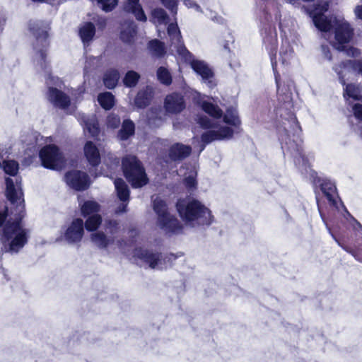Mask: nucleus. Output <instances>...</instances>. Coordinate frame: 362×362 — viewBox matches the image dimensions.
Listing matches in <instances>:
<instances>
[{"instance_id":"obj_1","label":"nucleus","mask_w":362,"mask_h":362,"mask_svg":"<svg viewBox=\"0 0 362 362\" xmlns=\"http://www.w3.org/2000/svg\"><path fill=\"white\" fill-rule=\"evenodd\" d=\"M6 195L8 202L0 201V241L2 250L6 252L17 253L28 240V231L22 219L24 204L21 180L6 179Z\"/></svg>"},{"instance_id":"obj_2","label":"nucleus","mask_w":362,"mask_h":362,"mask_svg":"<svg viewBox=\"0 0 362 362\" xmlns=\"http://www.w3.org/2000/svg\"><path fill=\"white\" fill-rule=\"evenodd\" d=\"M197 103L204 112L214 118V119H211L206 116H199L197 119L200 127L206 129V132L202 134L203 144L200 146L199 151L204 148L205 144L211 141L231 138L233 134V129L228 127L221 126L214 120L220 119L222 116V110L218 106L206 101L198 100Z\"/></svg>"},{"instance_id":"obj_3","label":"nucleus","mask_w":362,"mask_h":362,"mask_svg":"<svg viewBox=\"0 0 362 362\" xmlns=\"http://www.w3.org/2000/svg\"><path fill=\"white\" fill-rule=\"evenodd\" d=\"M332 4L328 1H322L310 12V15L315 27L324 33L332 47L337 52L339 49V23L337 16L325 15L331 10Z\"/></svg>"},{"instance_id":"obj_4","label":"nucleus","mask_w":362,"mask_h":362,"mask_svg":"<svg viewBox=\"0 0 362 362\" xmlns=\"http://www.w3.org/2000/svg\"><path fill=\"white\" fill-rule=\"evenodd\" d=\"M168 34L170 37L172 44L177 48V60L189 63L192 69L199 75L202 80L207 83L210 87L213 86L214 74L210 67L202 60L194 59L192 54L181 42L180 33L176 23H170L168 26Z\"/></svg>"},{"instance_id":"obj_5","label":"nucleus","mask_w":362,"mask_h":362,"mask_svg":"<svg viewBox=\"0 0 362 362\" xmlns=\"http://www.w3.org/2000/svg\"><path fill=\"white\" fill-rule=\"evenodd\" d=\"M176 206L182 221L192 227L209 226L214 221L211 211L199 200L180 199Z\"/></svg>"},{"instance_id":"obj_6","label":"nucleus","mask_w":362,"mask_h":362,"mask_svg":"<svg viewBox=\"0 0 362 362\" xmlns=\"http://www.w3.org/2000/svg\"><path fill=\"white\" fill-rule=\"evenodd\" d=\"M153 209L158 215L157 225L166 233H178L181 225L178 220L168 211L165 202L156 197L153 199Z\"/></svg>"},{"instance_id":"obj_7","label":"nucleus","mask_w":362,"mask_h":362,"mask_svg":"<svg viewBox=\"0 0 362 362\" xmlns=\"http://www.w3.org/2000/svg\"><path fill=\"white\" fill-rule=\"evenodd\" d=\"M122 168L126 178L134 187H141L148 182L145 171L135 156L124 158Z\"/></svg>"},{"instance_id":"obj_8","label":"nucleus","mask_w":362,"mask_h":362,"mask_svg":"<svg viewBox=\"0 0 362 362\" xmlns=\"http://www.w3.org/2000/svg\"><path fill=\"white\" fill-rule=\"evenodd\" d=\"M29 30L36 37V42L34 45L35 50V61L41 66L45 63L46 49L49 43L47 41V30L41 22H30Z\"/></svg>"},{"instance_id":"obj_9","label":"nucleus","mask_w":362,"mask_h":362,"mask_svg":"<svg viewBox=\"0 0 362 362\" xmlns=\"http://www.w3.org/2000/svg\"><path fill=\"white\" fill-rule=\"evenodd\" d=\"M40 158L44 167L58 170L63 167L64 158L59 148L55 145H47L39 153Z\"/></svg>"},{"instance_id":"obj_10","label":"nucleus","mask_w":362,"mask_h":362,"mask_svg":"<svg viewBox=\"0 0 362 362\" xmlns=\"http://www.w3.org/2000/svg\"><path fill=\"white\" fill-rule=\"evenodd\" d=\"M341 209L343 210V216L346 221L343 223L344 226L350 233V237L348 238V240H345L341 242V245H349L350 243L356 242V238L359 235H362V225L349 212L346 206L341 200Z\"/></svg>"},{"instance_id":"obj_11","label":"nucleus","mask_w":362,"mask_h":362,"mask_svg":"<svg viewBox=\"0 0 362 362\" xmlns=\"http://www.w3.org/2000/svg\"><path fill=\"white\" fill-rule=\"evenodd\" d=\"M354 35V29L351 25L341 20V52H344L347 56L356 57L361 54L359 49L345 45L350 42Z\"/></svg>"},{"instance_id":"obj_12","label":"nucleus","mask_w":362,"mask_h":362,"mask_svg":"<svg viewBox=\"0 0 362 362\" xmlns=\"http://www.w3.org/2000/svg\"><path fill=\"white\" fill-rule=\"evenodd\" d=\"M83 235V221L81 218H75L66 228L59 240H64L69 244L79 243Z\"/></svg>"},{"instance_id":"obj_13","label":"nucleus","mask_w":362,"mask_h":362,"mask_svg":"<svg viewBox=\"0 0 362 362\" xmlns=\"http://www.w3.org/2000/svg\"><path fill=\"white\" fill-rule=\"evenodd\" d=\"M66 184L76 190H84L90 185L88 175L81 171L72 170L65 175Z\"/></svg>"},{"instance_id":"obj_14","label":"nucleus","mask_w":362,"mask_h":362,"mask_svg":"<svg viewBox=\"0 0 362 362\" xmlns=\"http://www.w3.org/2000/svg\"><path fill=\"white\" fill-rule=\"evenodd\" d=\"M134 256L141 262L148 264L152 269H163L166 267L158 255L149 252L146 250L137 249L135 250Z\"/></svg>"},{"instance_id":"obj_15","label":"nucleus","mask_w":362,"mask_h":362,"mask_svg":"<svg viewBox=\"0 0 362 362\" xmlns=\"http://www.w3.org/2000/svg\"><path fill=\"white\" fill-rule=\"evenodd\" d=\"M164 106L167 112L178 113L185 108V103L181 95L174 93L166 97Z\"/></svg>"},{"instance_id":"obj_16","label":"nucleus","mask_w":362,"mask_h":362,"mask_svg":"<svg viewBox=\"0 0 362 362\" xmlns=\"http://www.w3.org/2000/svg\"><path fill=\"white\" fill-rule=\"evenodd\" d=\"M84 156L89 165H98L100 162V155L98 148L92 141H87L83 148Z\"/></svg>"},{"instance_id":"obj_17","label":"nucleus","mask_w":362,"mask_h":362,"mask_svg":"<svg viewBox=\"0 0 362 362\" xmlns=\"http://www.w3.org/2000/svg\"><path fill=\"white\" fill-rule=\"evenodd\" d=\"M48 100L55 106L65 109L70 101L68 97L62 91L54 88H49L47 93Z\"/></svg>"},{"instance_id":"obj_18","label":"nucleus","mask_w":362,"mask_h":362,"mask_svg":"<svg viewBox=\"0 0 362 362\" xmlns=\"http://www.w3.org/2000/svg\"><path fill=\"white\" fill-rule=\"evenodd\" d=\"M320 187L330 204L337 206V199L339 196L335 184L329 180H325L321 183Z\"/></svg>"},{"instance_id":"obj_19","label":"nucleus","mask_w":362,"mask_h":362,"mask_svg":"<svg viewBox=\"0 0 362 362\" xmlns=\"http://www.w3.org/2000/svg\"><path fill=\"white\" fill-rule=\"evenodd\" d=\"M191 153V148L181 144L173 145L169 152V159L172 161L181 160L188 156Z\"/></svg>"},{"instance_id":"obj_20","label":"nucleus","mask_w":362,"mask_h":362,"mask_svg":"<svg viewBox=\"0 0 362 362\" xmlns=\"http://www.w3.org/2000/svg\"><path fill=\"white\" fill-rule=\"evenodd\" d=\"M341 247L350 253L357 261L362 262V235L356 238V242L341 245Z\"/></svg>"},{"instance_id":"obj_21","label":"nucleus","mask_w":362,"mask_h":362,"mask_svg":"<svg viewBox=\"0 0 362 362\" xmlns=\"http://www.w3.org/2000/svg\"><path fill=\"white\" fill-rule=\"evenodd\" d=\"M79 206L81 214L84 216H90L93 214H98L100 211V205L93 200H88L82 202L79 199Z\"/></svg>"},{"instance_id":"obj_22","label":"nucleus","mask_w":362,"mask_h":362,"mask_svg":"<svg viewBox=\"0 0 362 362\" xmlns=\"http://www.w3.org/2000/svg\"><path fill=\"white\" fill-rule=\"evenodd\" d=\"M81 122L83 125L84 132H87L92 136H95L99 132L98 124L96 118L93 116L91 117H86L83 116L81 119Z\"/></svg>"},{"instance_id":"obj_23","label":"nucleus","mask_w":362,"mask_h":362,"mask_svg":"<svg viewBox=\"0 0 362 362\" xmlns=\"http://www.w3.org/2000/svg\"><path fill=\"white\" fill-rule=\"evenodd\" d=\"M153 95V89L147 87L146 90L140 91L135 99V105L142 108L148 105Z\"/></svg>"},{"instance_id":"obj_24","label":"nucleus","mask_w":362,"mask_h":362,"mask_svg":"<svg viewBox=\"0 0 362 362\" xmlns=\"http://www.w3.org/2000/svg\"><path fill=\"white\" fill-rule=\"evenodd\" d=\"M79 35L83 43H88L95 35V26L91 23H85L79 28Z\"/></svg>"},{"instance_id":"obj_25","label":"nucleus","mask_w":362,"mask_h":362,"mask_svg":"<svg viewBox=\"0 0 362 362\" xmlns=\"http://www.w3.org/2000/svg\"><path fill=\"white\" fill-rule=\"evenodd\" d=\"M127 8L128 11L132 12L137 20L145 21L146 20V15L143 9L141 8L140 4H139V0H127Z\"/></svg>"},{"instance_id":"obj_26","label":"nucleus","mask_w":362,"mask_h":362,"mask_svg":"<svg viewBox=\"0 0 362 362\" xmlns=\"http://www.w3.org/2000/svg\"><path fill=\"white\" fill-rule=\"evenodd\" d=\"M343 95L346 99L351 98L354 100H362V95L359 88L353 83L346 85Z\"/></svg>"},{"instance_id":"obj_27","label":"nucleus","mask_w":362,"mask_h":362,"mask_svg":"<svg viewBox=\"0 0 362 362\" xmlns=\"http://www.w3.org/2000/svg\"><path fill=\"white\" fill-rule=\"evenodd\" d=\"M91 242L98 247L106 248L112 243V240L107 238L102 232H95L90 235Z\"/></svg>"},{"instance_id":"obj_28","label":"nucleus","mask_w":362,"mask_h":362,"mask_svg":"<svg viewBox=\"0 0 362 362\" xmlns=\"http://www.w3.org/2000/svg\"><path fill=\"white\" fill-rule=\"evenodd\" d=\"M114 183L119 199L122 202L127 201L129 198V191L124 180L116 179Z\"/></svg>"},{"instance_id":"obj_29","label":"nucleus","mask_w":362,"mask_h":362,"mask_svg":"<svg viewBox=\"0 0 362 362\" xmlns=\"http://www.w3.org/2000/svg\"><path fill=\"white\" fill-rule=\"evenodd\" d=\"M134 133V124L126 119L123 122L122 129L118 133V138L120 140H126Z\"/></svg>"},{"instance_id":"obj_30","label":"nucleus","mask_w":362,"mask_h":362,"mask_svg":"<svg viewBox=\"0 0 362 362\" xmlns=\"http://www.w3.org/2000/svg\"><path fill=\"white\" fill-rule=\"evenodd\" d=\"M152 21L156 25L157 28L160 25H166L168 23V18L162 8H156L152 11Z\"/></svg>"},{"instance_id":"obj_31","label":"nucleus","mask_w":362,"mask_h":362,"mask_svg":"<svg viewBox=\"0 0 362 362\" xmlns=\"http://www.w3.org/2000/svg\"><path fill=\"white\" fill-rule=\"evenodd\" d=\"M98 101L105 110L111 109L115 105V98L109 92L100 93L98 97Z\"/></svg>"},{"instance_id":"obj_32","label":"nucleus","mask_w":362,"mask_h":362,"mask_svg":"<svg viewBox=\"0 0 362 362\" xmlns=\"http://www.w3.org/2000/svg\"><path fill=\"white\" fill-rule=\"evenodd\" d=\"M295 54L293 49L288 46L283 47L279 54V61L284 66H287L291 64L294 59Z\"/></svg>"},{"instance_id":"obj_33","label":"nucleus","mask_w":362,"mask_h":362,"mask_svg":"<svg viewBox=\"0 0 362 362\" xmlns=\"http://www.w3.org/2000/svg\"><path fill=\"white\" fill-rule=\"evenodd\" d=\"M119 78V75L117 70H110L105 75L104 83L107 88H113L117 85Z\"/></svg>"},{"instance_id":"obj_34","label":"nucleus","mask_w":362,"mask_h":362,"mask_svg":"<svg viewBox=\"0 0 362 362\" xmlns=\"http://www.w3.org/2000/svg\"><path fill=\"white\" fill-rule=\"evenodd\" d=\"M341 66L362 75V60L348 59L341 62Z\"/></svg>"},{"instance_id":"obj_35","label":"nucleus","mask_w":362,"mask_h":362,"mask_svg":"<svg viewBox=\"0 0 362 362\" xmlns=\"http://www.w3.org/2000/svg\"><path fill=\"white\" fill-rule=\"evenodd\" d=\"M223 121L226 124L233 127H238L240 124V121L235 109L228 110L223 117Z\"/></svg>"},{"instance_id":"obj_36","label":"nucleus","mask_w":362,"mask_h":362,"mask_svg":"<svg viewBox=\"0 0 362 362\" xmlns=\"http://www.w3.org/2000/svg\"><path fill=\"white\" fill-rule=\"evenodd\" d=\"M102 221L101 216L99 214H93L88 216L85 222V227L87 230H95L100 225Z\"/></svg>"},{"instance_id":"obj_37","label":"nucleus","mask_w":362,"mask_h":362,"mask_svg":"<svg viewBox=\"0 0 362 362\" xmlns=\"http://www.w3.org/2000/svg\"><path fill=\"white\" fill-rule=\"evenodd\" d=\"M148 47L153 54L158 57L162 56L165 52L163 44L157 40L151 41Z\"/></svg>"},{"instance_id":"obj_38","label":"nucleus","mask_w":362,"mask_h":362,"mask_svg":"<svg viewBox=\"0 0 362 362\" xmlns=\"http://www.w3.org/2000/svg\"><path fill=\"white\" fill-rule=\"evenodd\" d=\"M158 80L163 84L169 85L171 83L172 78L169 71L163 67H160L157 71Z\"/></svg>"},{"instance_id":"obj_39","label":"nucleus","mask_w":362,"mask_h":362,"mask_svg":"<svg viewBox=\"0 0 362 362\" xmlns=\"http://www.w3.org/2000/svg\"><path fill=\"white\" fill-rule=\"evenodd\" d=\"M139 78V75L134 71H129L127 73L124 78V83L125 86L128 87L134 86L138 80Z\"/></svg>"},{"instance_id":"obj_40","label":"nucleus","mask_w":362,"mask_h":362,"mask_svg":"<svg viewBox=\"0 0 362 362\" xmlns=\"http://www.w3.org/2000/svg\"><path fill=\"white\" fill-rule=\"evenodd\" d=\"M135 34V30L133 24H130L128 26L127 30H124L122 31L121 37L123 41L126 42H130L133 39Z\"/></svg>"},{"instance_id":"obj_41","label":"nucleus","mask_w":362,"mask_h":362,"mask_svg":"<svg viewBox=\"0 0 362 362\" xmlns=\"http://www.w3.org/2000/svg\"><path fill=\"white\" fill-rule=\"evenodd\" d=\"M117 4V0H98V5L105 11H112Z\"/></svg>"},{"instance_id":"obj_42","label":"nucleus","mask_w":362,"mask_h":362,"mask_svg":"<svg viewBox=\"0 0 362 362\" xmlns=\"http://www.w3.org/2000/svg\"><path fill=\"white\" fill-rule=\"evenodd\" d=\"M196 175H197V173L193 169V170H190V172L189 173V175L185 177V181L186 185L187 187H193L195 186V185H196V180H195Z\"/></svg>"},{"instance_id":"obj_43","label":"nucleus","mask_w":362,"mask_h":362,"mask_svg":"<svg viewBox=\"0 0 362 362\" xmlns=\"http://www.w3.org/2000/svg\"><path fill=\"white\" fill-rule=\"evenodd\" d=\"M120 123V119L117 115H110L107 119V125L108 127L115 129L118 127Z\"/></svg>"},{"instance_id":"obj_44","label":"nucleus","mask_w":362,"mask_h":362,"mask_svg":"<svg viewBox=\"0 0 362 362\" xmlns=\"http://www.w3.org/2000/svg\"><path fill=\"white\" fill-rule=\"evenodd\" d=\"M161 3L174 13H177V0H160Z\"/></svg>"},{"instance_id":"obj_45","label":"nucleus","mask_w":362,"mask_h":362,"mask_svg":"<svg viewBox=\"0 0 362 362\" xmlns=\"http://www.w3.org/2000/svg\"><path fill=\"white\" fill-rule=\"evenodd\" d=\"M352 111L356 119L362 122V105L360 103H355L352 107Z\"/></svg>"},{"instance_id":"obj_46","label":"nucleus","mask_w":362,"mask_h":362,"mask_svg":"<svg viewBox=\"0 0 362 362\" xmlns=\"http://www.w3.org/2000/svg\"><path fill=\"white\" fill-rule=\"evenodd\" d=\"M184 4L189 8H194L198 12H202L200 6L197 5L193 0H184Z\"/></svg>"},{"instance_id":"obj_47","label":"nucleus","mask_w":362,"mask_h":362,"mask_svg":"<svg viewBox=\"0 0 362 362\" xmlns=\"http://www.w3.org/2000/svg\"><path fill=\"white\" fill-rule=\"evenodd\" d=\"M39 136H36V135H33V134L30 135L29 136V138H30L29 143L28 144V146H31L30 148L34 147L35 144H37L38 141Z\"/></svg>"},{"instance_id":"obj_48","label":"nucleus","mask_w":362,"mask_h":362,"mask_svg":"<svg viewBox=\"0 0 362 362\" xmlns=\"http://www.w3.org/2000/svg\"><path fill=\"white\" fill-rule=\"evenodd\" d=\"M355 13L357 18L362 20V5L357 6L355 8Z\"/></svg>"},{"instance_id":"obj_49","label":"nucleus","mask_w":362,"mask_h":362,"mask_svg":"<svg viewBox=\"0 0 362 362\" xmlns=\"http://www.w3.org/2000/svg\"><path fill=\"white\" fill-rule=\"evenodd\" d=\"M281 15L280 13H276V16H275V19L276 21L278 22L279 23V26L280 28V29H284V28L285 27L284 24L282 23L281 21Z\"/></svg>"},{"instance_id":"obj_50","label":"nucleus","mask_w":362,"mask_h":362,"mask_svg":"<svg viewBox=\"0 0 362 362\" xmlns=\"http://www.w3.org/2000/svg\"><path fill=\"white\" fill-rule=\"evenodd\" d=\"M127 206V204H122V205L118 208V209L116 211L117 213H122L125 211Z\"/></svg>"},{"instance_id":"obj_51","label":"nucleus","mask_w":362,"mask_h":362,"mask_svg":"<svg viewBox=\"0 0 362 362\" xmlns=\"http://www.w3.org/2000/svg\"><path fill=\"white\" fill-rule=\"evenodd\" d=\"M62 0H48V2L49 4H59L61 2Z\"/></svg>"},{"instance_id":"obj_52","label":"nucleus","mask_w":362,"mask_h":362,"mask_svg":"<svg viewBox=\"0 0 362 362\" xmlns=\"http://www.w3.org/2000/svg\"><path fill=\"white\" fill-rule=\"evenodd\" d=\"M272 66H273L274 71L276 72V66H277V62H272Z\"/></svg>"},{"instance_id":"obj_53","label":"nucleus","mask_w":362,"mask_h":362,"mask_svg":"<svg viewBox=\"0 0 362 362\" xmlns=\"http://www.w3.org/2000/svg\"><path fill=\"white\" fill-rule=\"evenodd\" d=\"M275 78H276V85L277 86H279V81H278V76L276 75V74L275 73Z\"/></svg>"},{"instance_id":"obj_54","label":"nucleus","mask_w":362,"mask_h":362,"mask_svg":"<svg viewBox=\"0 0 362 362\" xmlns=\"http://www.w3.org/2000/svg\"><path fill=\"white\" fill-rule=\"evenodd\" d=\"M325 57L330 60L332 59V56H329L327 53H325Z\"/></svg>"},{"instance_id":"obj_55","label":"nucleus","mask_w":362,"mask_h":362,"mask_svg":"<svg viewBox=\"0 0 362 362\" xmlns=\"http://www.w3.org/2000/svg\"><path fill=\"white\" fill-rule=\"evenodd\" d=\"M334 239L336 240V242H338V240H337L336 237H334Z\"/></svg>"},{"instance_id":"obj_56","label":"nucleus","mask_w":362,"mask_h":362,"mask_svg":"<svg viewBox=\"0 0 362 362\" xmlns=\"http://www.w3.org/2000/svg\"><path fill=\"white\" fill-rule=\"evenodd\" d=\"M334 239L336 240V242H338V240H337L336 237H334Z\"/></svg>"},{"instance_id":"obj_57","label":"nucleus","mask_w":362,"mask_h":362,"mask_svg":"<svg viewBox=\"0 0 362 362\" xmlns=\"http://www.w3.org/2000/svg\"><path fill=\"white\" fill-rule=\"evenodd\" d=\"M334 239L336 240V242H338V240H337L336 237H334Z\"/></svg>"},{"instance_id":"obj_58","label":"nucleus","mask_w":362,"mask_h":362,"mask_svg":"<svg viewBox=\"0 0 362 362\" xmlns=\"http://www.w3.org/2000/svg\"><path fill=\"white\" fill-rule=\"evenodd\" d=\"M196 94H197V95L200 96V94H199V93H197V92H196Z\"/></svg>"},{"instance_id":"obj_59","label":"nucleus","mask_w":362,"mask_h":362,"mask_svg":"<svg viewBox=\"0 0 362 362\" xmlns=\"http://www.w3.org/2000/svg\"><path fill=\"white\" fill-rule=\"evenodd\" d=\"M158 33H160V32L159 28H158Z\"/></svg>"}]
</instances>
